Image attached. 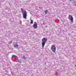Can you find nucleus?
Instances as JSON below:
<instances>
[{"label": "nucleus", "mask_w": 76, "mask_h": 76, "mask_svg": "<svg viewBox=\"0 0 76 76\" xmlns=\"http://www.w3.org/2000/svg\"><path fill=\"white\" fill-rule=\"evenodd\" d=\"M51 49L52 51L53 52V53H56V48L55 46L53 45L51 46Z\"/></svg>", "instance_id": "1"}, {"label": "nucleus", "mask_w": 76, "mask_h": 76, "mask_svg": "<svg viewBox=\"0 0 76 76\" xmlns=\"http://www.w3.org/2000/svg\"><path fill=\"white\" fill-rule=\"evenodd\" d=\"M23 17L24 19H26V16L27 15V13L26 12L24 11L23 13Z\"/></svg>", "instance_id": "2"}, {"label": "nucleus", "mask_w": 76, "mask_h": 76, "mask_svg": "<svg viewBox=\"0 0 76 76\" xmlns=\"http://www.w3.org/2000/svg\"><path fill=\"white\" fill-rule=\"evenodd\" d=\"M69 20H71L72 22H73V17H72V16H71V15H69Z\"/></svg>", "instance_id": "3"}, {"label": "nucleus", "mask_w": 76, "mask_h": 76, "mask_svg": "<svg viewBox=\"0 0 76 76\" xmlns=\"http://www.w3.org/2000/svg\"><path fill=\"white\" fill-rule=\"evenodd\" d=\"M33 27L34 28V29H36V28H37V23H35L33 26Z\"/></svg>", "instance_id": "4"}, {"label": "nucleus", "mask_w": 76, "mask_h": 76, "mask_svg": "<svg viewBox=\"0 0 76 76\" xmlns=\"http://www.w3.org/2000/svg\"><path fill=\"white\" fill-rule=\"evenodd\" d=\"M42 47H44V45H45V42H42Z\"/></svg>", "instance_id": "5"}, {"label": "nucleus", "mask_w": 76, "mask_h": 76, "mask_svg": "<svg viewBox=\"0 0 76 76\" xmlns=\"http://www.w3.org/2000/svg\"><path fill=\"white\" fill-rule=\"evenodd\" d=\"M42 41L43 42H46V39L45 38H43L42 40Z\"/></svg>", "instance_id": "6"}, {"label": "nucleus", "mask_w": 76, "mask_h": 76, "mask_svg": "<svg viewBox=\"0 0 76 76\" xmlns=\"http://www.w3.org/2000/svg\"><path fill=\"white\" fill-rule=\"evenodd\" d=\"M30 23H31V24H32V23H33V20L31 19Z\"/></svg>", "instance_id": "7"}, {"label": "nucleus", "mask_w": 76, "mask_h": 76, "mask_svg": "<svg viewBox=\"0 0 76 76\" xmlns=\"http://www.w3.org/2000/svg\"><path fill=\"white\" fill-rule=\"evenodd\" d=\"M12 58H13L14 57H18V56H15V55H13L12 56Z\"/></svg>", "instance_id": "8"}, {"label": "nucleus", "mask_w": 76, "mask_h": 76, "mask_svg": "<svg viewBox=\"0 0 76 76\" xmlns=\"http://www.w3.org/2000/svg\"><path fill=\"white\" fill-rule=\"evenodd\" d=\"M48 11L47 10H46L45 11V14H47V13H48Z\"/></svg>", "instance_id": "9"}, {"label": "nucleus", "mask_w": 76, "mask_h": 76, "mask_svg": "<svg viewBox=\"0 0 76 76\" xmlns=\"http://www.w3.org/2000/svg\"><path fill=\"white\" fill-rule=\"evenodd\" d=\"M18 45H16L14 46V47H18Z\"/></svg>", "instance_id": "10"}, {"label": "nucleus", "mask_w": 76, "mask_h": 76, "mask_svg": "<svg viewBox=\"0 0 76 76\" xmlns=\"http://www.w3.org/2000/svg\"><path fill=\"white\" fill-rule=\"evenodd\" d=\"M23 58L24 60H25L26 59V57H25V56H23Z\"/></svg>", "instance_id": "11"}, {"label": "nucleus", "mask_w": 76, "mask_h": 76, "mask_svg": "<svg viewBox=\"0 0 76 76\" xmlns=\"http://www.w3.org/2000/svg\"><path fill=\"white\" fill-rule=\"evenodd\" d=\"M18 62H19V63H20V60H19V61H18Z\"/></svg>", "instance_id": "12"}, {"label": "nucleus", "mask_w": 76, "mask_h": 76, "mask_svg": "<svg viewBox=\"0 0 76 76\" xmlns=\"http://www.w3.org/2000/svg\"><path fill=\"white\" fill-rule=\"evenodd\" d=\"M70 1H72V0H69Z\"/></svg>", "instance_id": "13"}, {"label": "nucleus", "mask_w": 76, "mask_h": 76, "mask_svg": "<svg viewBox=\"0 0 76 76\" xmlns=\"http://www.w3.org/2000/svg\"><path fill=\"white\" fill-rule=\"evenodd\" d=\"M56 75H57V73H56Z\"/></svg>", "instance_id": "14"}, {"label": "nucleus", "mask_w": 76, "mask_h": 76, "mask_svg": "<svg viewBox=\"0 0 76 76\" xmlns=\"http://www.w3.org/2000/svg\"><path fill=\"white\" fill-rule=\"evenodd\" d=\"M21 9L22 10V9Z\"/></svg>", "instance_id": "15"}]
</instances>
